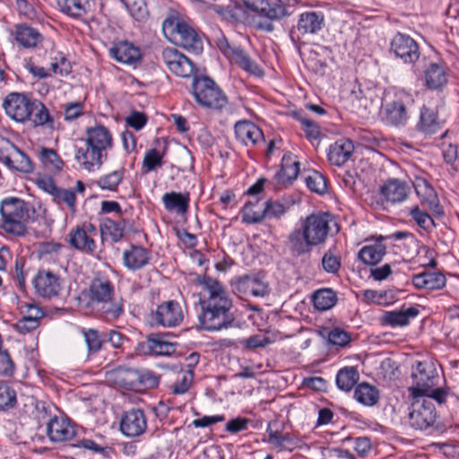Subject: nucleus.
I'll list each match as a JSON object with an SVG mask.
<instances>
[{
    "mask_svg": "<svg viewBox=\"0 0 459 459\" xmlns=\"http://www.w3.org/2000/svg\"><path fill=\"white\" fill-rule=\"evenodd\" d=\"M53 202L56 204H65L72 213L76 212V195L73 189L59 187L53 197Z\"/></svg>",
    "mask_w": 459,
    "mask_h": 459,
    "instance_id": "obj_49",
    "label": "nucleus"
},
{
    "mask_svg": "<svg viewBox=\"0 0 459 459\" xmlns=\"http://www.w3.org/2000/svg\"><path fill=\"white\" fill-rule=\"evenodd\" d=\"M102 310L106 316L112 319H117L124 313V302L122 299H113L108 302L107 305L102 304Z\"/></svg>",
    "mask_w": 459,
    "mask_h": 459,
    "instance_id": "obj_63",
    "label": "nucleus"
},
{
    "mask_svg": "<svg viewBox=\"0 0 459 459\" xmlns=\"http://www.w3.org/2000/svg\"><path fill=\"white\" fill-rule=\"evenodd\" d=\"M317 333L324 338L327 337V342L333 345L345 346L351 341L349 334L339 328H334L329 332L325 328H322L317 330Z\"/></svg>",
    "mask_w": 459,
    "mask_h": 459,
    "instance_id": "obj_48",
    "label": "nucleus"
},
{
    "mask_svg": "<svg viewBox=\"0 0 459 459\" xmlns=\"http://www.w3.org/2000/svg\"><path fill=\"white\" fill-rule=\"evenodd\" d=\"M95 236H97L96 227L91 223H83L71 230L68 234L69 244L82 253L93 254L97 247Z\"/></svg>",
    "mask_w": 459,
    "mask_h": 459,
    "instance_id": "obj_16",
    "label": "nucleus"
},
{
    "mask_svg": "<svg viewBox=\"0 0 459 459\" xmlns=\"http://www.w3.org/2000/svg\"><path fill=\"white\" fill-rule=\"evenodd\" d=\"M288 210V207L283 204L268 200L264 202V219H279L281 215H283Z\"/></svg>",
    "mask_w": 459,
    "mask_h": 459,
    "instance_id": "obj_59",
    "label": "nucleus"
},
{
    "mask_svg": "<svg viewBox=\"0 0 459 459\" xmlns=\"http://www.w3.org/2000/svg\"><path fill=\"white\" fill-rule=\"evenodd\" d=\"M413 186L418 196L423 204H426L430 211L436 213H441V206L437 195L430 183L422 177H416Z\"/></svg>",
    "mask_w": 459,
    "mask_h": 459,
    "instance_id": "obj_26",
    "label": "nucleus"
},
{
    "mask_svg": "<svg viewBox=\"0 0 459 459\" xmlns=\"http://www.w3.org/2000/svg\"><path fill=\"white\" fill-rule=\"evenodd\" d=\"M47 434L52 442H65L72 439L76 431L69 420L54 416L47 423Z\"/></svg>",
    "mask_w": 459,
    "mask_h": 459,
    "instance_id": "obj_24",
    "label": "nucleus"
},
{
    "mask_svg": "<svg viewBox=\"0 0 459 459\" xmlns=\"http://www.w3.org/2000/svg\"><path fill=\"white\" fill-rule=\"evenodd\" d=\"M353 152V143L350 139L342 138L330 145L327 156L332 164L342 166L351 159Z\"/></svg>",
    "mask_w": 459,
    "mask_h": 459,
    "instance_id": "obj_29",
    "label": "nucleus"
},
{
    "mask_svg": "<svg viewBox=\"0 0 459 459\" xmlns=\"http://www.w3.org/2000/svg\"><path fill=\"white\" fill-rule=\"evenodd\" d=\"M100 229L102 233L108 235L114 242H118L124 237V225L111 219L104 220Z\"/></svg>",
    "mask_w": 459,
    "mask_h": 459,
    "instance_id": "obj_53",
    "label": "nucleus"
},
{
    "mask_svg": "<svg viewBox=\"0 0 459 459\" xmlns=\"http://www.w3.org/2000/svg\"><path fill=\"white\" fill-rule=\"evenodd\" d=\"M30 204L22 199L3 200L0 206L1 229L13 236H23L30 218Z\"/></svg>",
    "mask_w": 459,
    "mask_h": 459,
    "instance_id": "obj_3",
    "label": "nucleus"
},
{
    "mask_svg": "<svg viewBox=\"0 0 459 459\" xmlns=\"http://www.w3.org/2000/svg\"><path fill=\"white\" fill-rule=\"evenodd\" d=\"M413 102L411 95L403 91H396L391 100L384 104L383 120L394 126H403L409 119L408 107Z\"/></svg>",
    "mask_w": 459,
    "mask_h": 459,
    "instance_id": "obj_8",
    "label": "nucleus"
},
{
    "mask_svg": "<svg viewBox=\"0 0 459 459\" xmlns=\"http://www.w3.org/2000/svg\"><path fill=\"white\" fill-rule=\"evenodd\" d=\"M77 447H82L91 450L94 453L101 454L105 457H109L113 449L108 446H102L96 443L94 440L83 438L75 445Z\"/></svg>",
    "mask_w": 459,
    "mask_h": 459,
    "instance_id": "obj_60",
    "label": "nucleus"
},
{
    "mask_svg": "<svg viewBox=\"0 0 459 459\" xmlns=\"http://www.w3.org/2000/svg\"><path fill=\"white\" fill-rule=\"evenodd\" d=\"M200 285L199 304L202 312L199 321L202 327L207 331L230 327L234 322L231 313L233 303L225 286L210 276H204Z\"/></svg>",
    "mask_w": 459,
    "mask_h": 459,
    "instance_id": "obj_1",
    "label": "nucleus"
},
{
    "mask_svg": "<svg viewBox=\"0 0 459 459\" xmlns=\"http://www.w3.org/2000/svg\"><path fill=\"white\" fill-rule=\"evenodd\" d=\"M416 128L426 134H432L437 132L440 128V124L437 120V112L425 105L420 108V119L416 125Z\"/></svg>",
    "mask_w": 459,
    "mask_h": 459,
    "instance_id": "obj_37",
    "label": "nucleus"
},
{
    "mask_svg": "<svg viewBox=\"0 0 459 459\" xmlns=\"http://www.w3.org/2000/svg\"><path fill=\"white\" fill-rule=\"evenodd\" d=\"M110 376L117 385L130 390L153 387L159 383L158 377L151 372L134 368H118L111 372Z\"/></svg>",
    "mask_w": 459,
    "mask_h": 459,
    "instance_id": "obj_9",
    "label": "nucleus"
},
{
    "mask_svg": "<svg viewBox=\"0 0 459 459\" xmlns=\"http://www.w3.org/2000/svg\"><path fill=\"white\" fill-rule=\"evenodd\" d=\"M119 429L122 434L128 437L143 435L147 429L145 413L140 409L126 411L120 420Z\"/></svg>",
    "mask_w": 459,
    "mask_h": 459,
    "instance_id": "obj_20",
    "label": "nucleus"
},
{
    "mask_svg": "<svg viewBox=\"0 0 459 459\" xmlns=\"http://www.w3.org/2000/svg\"><path fill=\"white\" fill-rule=\"evenodd\" d=\"M56 2L62 13L74 18L84 16L90 8L88 0H56Z\"/></svg>",
    "mask_w": 459,
    "mask_h": 459,
    "instance_id": "obj_40",
    "label": "nucleus"
},
{
    "mask_svg": "<svg viewBox=\"0 0 459 459\" xmlns=\"http://www.w3.org/2000/svg\"><path fill=\"white\" fill-rule=\"evenodd\" d=\"M338 301L337 293L331 288L317 289V311H326Z\"/></svg>",
    "mask_w": 459,
    "mask_h": 459,
    "instance_id": "obj_47",
    "label": "nucleus"
},
{
    "mask_svg": "<svg viewBox=\"0 0 459 459\" xmlns=\"http://www.w3.org/2000/svg\"><path fill=\"white\" fill-rule=\"evenodd\" d=\"M359 380V373L354 367H344L336 375V385L339 389L349 392Z\"/></svg>",
    "mask_w": 459,
    "mask_h": 459,
    "instance_id": "obj_41",
    "label": "nucleus"
},
{
    "mask_svg": "<svg viewBox=\"0 0 459 459\" xmlns=\"http://www.w3.org/2000/svg\"><path fill=\"white\" fill-rule=\"evenodd\" d=\"M34 100L24 93L11 92L5 96L3 108L10 118L25 123L31 117V107H33Z\"/></svg>",
    "mask_w": 459,
    "mask_h": 459,
    "instance_id": "obj_15",
    "label": "nucleus"
},
{
    "mask_svg": "<svg viewBox=\"0 0 459 459\" xmlns=\"http://www.w3.org/2000/svg\"><path fill=\"white\" fill-rule=\"evenodd\" d=\"M114 294V286L108 279L95 278L89 286V297L92 302L107 305Z\"/></svg>",
    "mask_w": 459,
    "mask_h": 459,
    "instance_id": "obj_31",
    "label": "nucleus"
},
{
    "mask_svg": "<svg viewBox=\"0 0 459 459\" xmlns=\"http://www.w3.org/2000/svg\"><path fill=\"white\" fill-rule=\"evenodd\" d=\"M191 87L195 101L202 107L221 109L228 104L226 94L208 76H195Z\"/></svg>",
    "mask_w": 459,
    "mask_h": 459,
    "instance_id": "obj_6",
    "label": "nucleus"
},
{
    "mask_svg": "<svg viewBox=\"0 0 459 459\" xmlns=\"http://www.w3.org/2000/svg\"><path fill=\"white\" fill-rule=\"evenodd\" d=\"M241 213L242 222L246 224H256L264 219V207H256L254 204H245Z\"/></svg>",
    "mask_w": 459,
    "mask_h": 459,
    "instance_id": "obj_51",
    "label": "nucleus"
},
{
    "mask_svg": "<svg viewBox=\"0 0 459 459\" xmlns=\"http://www.w3.org/2000/svg\"><path fill=\"white\" fill-rule=\"evenodd\" d=\"M123 259L125 265L131 270H139L150 261L147 250L134 245L131 246L130 249L124 251Z\"/></svg>",
    "mask_w": 459,
    "mask_h": 459,
    "instance_id": "obj_34",
    "label": "nucleus"
},
{
    "mask_svg": "<svg viewBox=\"0 0 459 459\" xmlns=\"http://www.w3.org/2000/svg\"><path fill=\"white\" fill-rule=\"evenodd\" d=\"M16 392L7 384L0 383V411H6L16 405Z\"/></svg>",
    "mask_w": 459,
    "mask_h": 459,
    "instance_id": "obj_55",
    "label": "nucleus"
},
{
    "mask_svg": "<svg viewBox=\"0 0 459 459\" xmlns=\"http://www.w3.org/2000/svg\"><path fill=\"white\" fill-rule=\"evenodd\" d=\"M409 412V424L417 430L431 428L437 420V411L433 401L414 397Z\"/></svg>",
    "mask_w": 459,
    "mask_h": 459,
    "instance_id": "obj_11",
    "label": "nucleus"
},
{
    "mask_svg": "<svg viewBox=\"0 0 459 459\" xmlns=\"http://www.w3.org/2000/svg\"><path fill=\"white\" fill-rule=\"evenodd\" d=\"M385 246L381 242L363 247L359 254V259L368 265H375L379 263L385 255Z\"/></svg>",
    "mask_w": 459,
    "mask_h": 459,
    "instance_id": "obj_39",
    "label": "nucleus"
},
{
    "mask_svg": "<svg viewBox=\"0 0 459 459\" xmlns=\"http://www.w3.org/2000/svg\"><path fill=\"white\" fill-rule=\"evenodd\" d=\"M34 289L43 298H53L59 295L62 290L60 277L47 270H40L33 279Z\"/></svg>",
    "mask_w": 459,
    "mask_h": 459,
    "instance_id": "obj_21",
    "label": "nucleus"
},
{
    "mask_svg": "<svg viewBox=\"0 0 459 459\" xmlns=\"http://www.w3.org/2000/svg\"><path fill=\"white\" fill-rule=\"evenodd\" d=\"M228 58H230L231 62H234L251 74H262V71L257 64L239 48H236L232 52H230V55L228 56Z\"/></svg>",
    "mask_w": 459,
    "mask_h": 459,
    "instance_id": "obj_42",
    "label": "nucleus"
},
{
    "mask_svg": "<svg viewBox=\"0 0 459 459\" xmlns=\"http://www.w3.org/2000/svg\"><path fill=\"white\" fill-rule=\"evenodd\" d=\"M113 139L109 130L102 125H97L86 130V148H78L75 159L80 166L91 171L100 168L106 152L111 149Z\"/></svg>",
    "mask_w": 459,
    "mask_h": 459,
    "instance_id": "obj_2",
    "label": "nucleus"
},
{
    "mask_svg": "<svg viewBox=\"0 0 459 459\" xmlns=\"http://www.w3.org/2000/svg\"><path fill=\"white\" fill-rule=\"evenodd\" d=\"M234 131L237 140L247 147H255L264 143L263 131L251 121H238Z\"/></svg>",
    "mask_w": 459,
    "mask_h": 459,
    "instance_id": "obj_23",
    "label": "nucleus"
},
{
    "mask_svg": "<svg viewBox=\"0 0 459 459\" xmlns=\"http://www.w3.org/2000/svg\"><path fill=\"white\" fill-rule=\"evenodd\" d=\"M299 162L292 153H285L281 160V169L276 176L278 182L287 184L294 180L299 171Z\"/></svg>",
    "mask_w": 459,
    "mask_h": 459,
    "instance_id": "obj_36",
    "label": "nucleus"
},
{
    "mask_svg": "<svg viewBox=\"0 0 459 459\" xmlns=\"http://www.w3.org/2000/svg\"><path fill=\"white\" fill-rule=\"evenodd\" d=\"M0 162L10 170L21 174H30L34 170V164L30 157L8 140L0 143Z\"/></svg>",
    "mask_w": 459,
    "mask_h": 459,
    "instance_id": "obj_10",
    "label": "nucleus"
},
{
    "mask_svg": "<svg viewBox=\"0 0 459 459\" xmlns=\"http://www.w3.org/2000/svg\"><path fill=\"white\" fill-rule=\"evenodd\" d=\"M89 353H95L101 348L102 339L100 333L94 329H82Z\"/></svg>",
    "mask_w": 459,
    "mask_h": 459,
    "instance_id": "obj_58",
    "label": "nucleus"
},
{
    "mask_svg": "<svg viewBox=\"0 0 459 459\" xmlns=\"http://www.w3.org/2000/svg\"><path fill=\"white\" fill-rule=\"evenodd\" d=\"M425 86L429 90L443 89L448 82V69L441 63H430L424 71Z\"/></svg>",
    "mask_w": 459,
    "mask_h": 459,
    "instance_id": "obj_25",
    "label": "nucleus"
},
{
    "mask_svg": "<svg viewBox=\"0 0 459 459\" xmlns=\"http://www.w3.org/2000/svg\"><path fill=\"white\" fill-rule=\"evenodd\" d=\"M355 399L367 406L375 405L379 399L378 390L373 385L363 382L357 385L354 392Z\"/></svg>",
    "mask_w": 459,
    "mask_h": 459,
    "instance_id": "obj_43",
    "label": "nucleus"
},
{
    "mask_svg": "<svg viewBox=\"0 0 459 459\" xmlns=\"http://www.w3.org/2000/svg\"><path fill=\"white\" fill-rule=\"evenodd\" d=\"M297 0H277L273 4L267 0H243L244 6L262 17L278 20L290 14L289 8L294 6Z\"/></svg>",
    "mask_w": 459,
    "mask_h": 459,
    "instance_id": "obj_14",
    "label": "nucleus"
},
{
    "mask_svg": "<svg viewBox=\"0 0 459 459\" xmlns=\"http://www.w3.org/2000/svg\"><path fill=\"white\" fill-rule=\"evenodd\" d=\"M411 281L417 289L439 290L446 286V278L440 272H423L413 275Z\"/></svg>",
    "mask_w": 459,
    "mask_h": 459,
    "instance_id": "obj_30",
    "label": "nucleus"
},
{
    "mask_svg": "<svg viewBox=\"0 0 459 459\" xmlns=\"http://www.w3.org/2000/svg\"><path fill=\"white\" fill-rule=\"evenodd\" d=\"M184 318L180 304L175 300H168L159 305L152 314V319L165 327L178 325Z\"/></svg>",
    "mask_w": 459,
    "mask_h": 459,
    "instance_id": "obj_19",
    "label": "nucleus"
},
{
    "mask_svg": "<svg viewBox=\"0 0 459 459\" xmlns=\"http://www.w3.org/2000/svg\"><path fill=\"white\" fill-rule=\"evenodd\" d=\"M110 56L117 62L133 65L141 59L140 49L128 41H120L109 48Z\"/></svg>",
    "mask_w": 459,
    "mask_h": 459,
    "instance_id": "obj_28",
    "label": "nucleus"
},
{
    "mask_svg": "<svg viewBox=\"0 0 459 459\" xmlns=\"http://www.w3.org/2000/svg\"><path fill=\"white\" fill-rule=\"evenodd\" d=\"M162 59L168 69L177 76L188 78L195 73L194 63L174 48H164Z\"/></svg>",
    "mask_w": 459,
    "mask_h": 459,
    "instance_id": "obj_18",
    "label": "nucleus"
},
{
    "mask_svg": "<svg viewBox=\"0 0 459 459\" xmlns=\"http://www.w3.org/2000/svg\"><path fill=\"white\" fill-rule=\"evenodd\" d=\"M293 117L300 122L306 137L313 143L314 140H316V126L313 120L306 117L300 111L294 112Z\"/></svg>",
    "mask_w": 459,
    "mask_h": 459,
    "instance_id": "obj_62",
    "label": "nucleus"
},
{
    "mask_svg": "<svg viewBox=\"0 0 459 459\" xmlns=\"http://www.w3.org/2000/svg\"><path fill=\"white\" fill-rule=\"evenodd\" d=\"M12 36L18 47L25 49L38 48L44 40V36L37 29L27 23L14 25Z\"/></svg>",
    "mask_w": 459,
    "mask_h": 459,
    "instance_id": "obj_22",
    "label": "nucleus"
},
{
    "mask_svg": "<svg viewBox=\"0 0 459 459\" xmlns=\"http://www.w3.org/2000/svg\"><path fill=\"white\" fill-rule=\"evenodd\" d=\"M420 311L417 307H411L404 310H395L385 312L382 316L384 325L395 326H405L409 325L410 319L419 315Z\"/></svg>",
    "mask_w": 459,
    "mask_h": 459,
    "instance_id": "obj_35",
    "label": "nucleus"
},
{
    "mask_svg": "<svg viewBox=\"0 0 459 459\" xmlns=\"http://www.w3.org/2000/svg\"><path fill=\"white\" fill-rule=\"evenodd\" d=\"M162 30L165 36L175 45L196 55L203 51L201 38L187 22L178 18H168L163 22Z\"/></svg>",
    "mask_w": 459,
    "mask_h": 459,
    "instance_id": "obj_5",
    "label": "nucleus"
},
{
    "mask_svg": "<svg viewBox=\"0 0 459 459\" xmlns=\"http://www.w3.org/2000/svg\"><path fill=\"white\" fill-rule=\"evenodd\" d=\"M144 352L152 355H170L176 348L175 344L166 339V336L160 333L150 334L143 343Z\"/></svg>",
    "mask_w": 459,
    "mask_h": 459,
    "instance_id": "obj_32",
    "label": "nucleus"
},
{
    "mask_svg": "<svg viewBox=\"0 0 459 459\" xmlns=\"http://www.w3.org/2000/svg\"><path fill=\"white\" fill-rule=\"evenodd\" d=\"M411 377L413 385L409 389L411 394L413 397H422L436 385L437 373L431 363L420 361L413 368Z\"/></svg>",
    "mask_w": 459,
    "mask_h": 459,
    "instance_id": "obj_13",
    "label": "nucleus"
},
{
    "mask_svg": "<svg viewBox=\"0 0 459 459\" xmlns=\"http://www.w3.org/2000/svg\"><path fill=\"white\" fill-rule=\"evenodd\" d=\"M39 158L45 167L51 170L59 171L64 164L58 154L52 149L42 148Z\"/></svg>",
    "mask_w": 459,
    "mask_h": 459,
    "instance_id": "obj_54",
    "label": "nucleus"
},
{
    "mask_svg": "<svg viewBox=\"0 0 459 459\" xmlns=\"http://www.w3.org/2000/svg\"><path fill=\"white\" fill-rule=\"evenodd\" d=\"M288 243L291 252L298 255L313 250L316 246V213L300 218L299 227L289 235Z\"/></svg>",
    "mask_w": 459,
    "mask_h": 459,
    "instance_id": "obj_7",
    "label": "nucleus"
},
{
    "mask_svg": "<svg viewBox=\"0 0 459 459\" xmlns=\"http://www.w3.org/2000/svg\"><path fill=\"white\" fill-rule=\"evenodd\" d=\"M132 17L136 21H143L148 16V11L143 0H121Z\"/></svg>",
    "mask_w": 459,
    "mask_h": 459,
    "instance_id": "obj_52",
    "label": "nucleus"
},
{
    "mask_svg": "<svg viewBox=\"0 0 459 459\" xmlns=\"http://www.w3.org/2000/svg\"><path fill=\"white\" fill-rule=\"evenodd\" d=\"M390 51L405 64L415 63L420 57L417 42L409 35L398 32L391 40Z\"/></svg>",
    "mask_w": 459,
    "mask_h": 459,
    "instance_id": "obj_17",
    "label": "nucleus"
},
{
    "mask_svg": "<svg viewBox=\"0 0 459 459\" xmlns=\"http://www.w3.org/2000/svg\"><path fill=\"white\" fill-rule=\"evenodd\" d=\"M382 89L372 82H356L346 97L351 110L360 117L372 113L380 103Z\"/></svg>",
    "mask_w": 459,
    "mask_h": 459,
    "instance_id": "obj_4",
    "label": "nucleus"
},
{
    "mask_svg": "<svg viewBox=\"0 0 459 459\" xmlns=\"http://www.w3.org/2000/svg\"><path fill=\"white\" fill-rule=\"evenodd\" d=\"M322 267L328 273L335 274L341 268V256L335 246H333L322 257Z\"/></svg>",
    "mask_w": 459,
    "mask_h": 459,
    "instance_id": "obj_46",
    "label": "nucleus"
},
{
    "mask_svg": "<svg viewBox=\"0 0 459 459\" xmlns=\"http://www.w3.org/2000/svg\"><path fill=\"white\" fill-rule=\"evenodd\" d=\"M194 374L192 370L181 372L177 381L171 385V390L176 394H183L186 393L193 382Z\"/></svg>",
    "mask_w": 459,
    "mask_h": 459,
    "instance_id": "obj_57",
    "label": "nucleus"
},
{
    "mask_svg": "<svg viewBox=\"0 0 459 459\" xmlns=\"http://www.w3.org/2000/svg\"><path fill=\"white\" fill-rule=\"evenodd\" d=\"M338 230V224L332 213L329 212L317 213V245L323 243L327 235L337 233Z\"/></svg>",
    "mask_w": 459,
    "mask_h": 459,
    "instance_id": "obj_38",
    "label": "nucleus"
},
{
    "mask_svg": "<svg viewBox=\"0 0 459 459\" xmlns=\"http://www.w3.org/2000/svg\"><path fill=\"white\" fill-rule=\"evenodd\" d=\"M411 187L404 181L392 178L387 180L380 189L386 201L396 204L407 199Z\"/></svg>",
    "mask_w": 459,
    "mask_h": 459,
    "instance_id": "obj_27",
    "label": "nucleus"
},
{
    "mask_svg": "<svg viewBox=\"0 0 459 459\" xmlns=\"http://www.w3.org/2000/svg\"><path fill=\"white\" fill-rule=\"evenodd\" d=\"M410 214L417 222V224L425 230H430L435 225L434 221L428 212L419 209V207L412 208Z\"/></svg>",
    "mask_w": 459,
    "mask_h": 459,
    "instance_id": "obj_61",
    "label": "nucleus"
},
{
    "mask_svg": "<svg viewBox=\"0 0 459 459\" xmlns=\"http://www.w3.org/2000/svg\"><path fill=\"white\" fill-rule=\"evenodd\" d=\"M164 155L165 150L162 152L155 148L148 150L143 160V172L146 174L160 168L163 165Z\"/></svg>",
    "mask_w": 459,
    "mask_h": 459,
    "instance_id": "obj_44",
    "label": "nucleus"
},
{
    "mask_svg": "<svg viewBox=\"0 0 459 459\" xmlns=\"http://www.w3.org/2000/svg\"><path fill=\"white\" fill-rule=\"evenodd\" d=\"M190 197L188 193L169 192L162 195V203L169 212L184 214L189 207Z\"/></svg>",
    "mask_w": 459,
    "mask_h": 459,
    "instance_id": "obj_33",
    "label": "nucleus"
},
{
    "mask_svg": "<svg viewBox=\"0 0 459 459\" xmlns=\"http://www.w3.org/2000/svg\"><path fill=\"white\" fill-rule=\"evenodd\" d=\"M31 107V117L29 119L34 126L53 124V120L46 106L39 100H35Z\"/></svg>",
    "mask_w": 459,
    "mask_h": 459,
    "instance_id": "obj_45",
    "label": "nucleus"
},
{
    "mask_svg": "<svg viewBox=\"0 0 459 459\" xmlns=\"http://www.w3.org/2000/svg\"><path fill=\"white\" fill-rule=\"evenodd\" d=\"M297 29L302 37L313 35L316 31V13H302Z\"/></svg>",
    "mask_w": 459,
    "mask_h": 459,
    "instance_id": "obj_56",
    "label": "nucleus"
},
{
    "mask_svg": "<svg viewBox=\"0 0 459 459\" xmlns=\"http://www.w3.org/2000/svg\"><path fill=\"white\" fill-rule=\"evenodd\" d=\"M320 450L324 459H355L352 454L342 448L320 446Z\"/></svg>",
    "mask_w": 459,
    "mask_h": 459,
    "instance_id": "obj_64",
    "label": "nucleus"
},
{
    "mask_svg": "<svg viewBox=\"0 0 459 459\" xmlns=\"http://www.w3.org/2000/svg\"><path fill=\"white\" fill-rule=\"evenodd\" d=\"M124 178V170L117 169L100 177L96 184L104 190L115 191Z\"/></svg>",
    "mask_w": 459,
    "mask_h": 459,
    "instance_id": "obj_50",
    "label": "nucleus"
},
{
    "mask_svg": "<svg viewBox=\"0 0 459 459\" xmlns=\"http://www.w3.org/2000/svg\"><path fill=\"white\" fill-rule=\"evenodd\" d=\"M230 286L235 293L254 298H264L270 293L269 284L260 273L234 277L230 280Z\"/></svg>",
    "mask_w": 459,
    "mask_h": 459,
    "instance_id": "obj_12",
    "label": "nucleus"
}]
</instances>
